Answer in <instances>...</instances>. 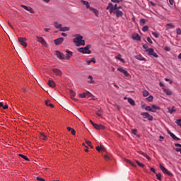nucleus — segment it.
<instances>
[{
	"instance_id": "nucleus-37",
	"label": "nucleus",
	"mask_w": 181,
	"mask_h": 181,
	"mask_svg": "<svg viewBox=\"0 0 181 181\" xmlns=\"http://www.w3.org/2000/svg\"><path fill=\"white\" fill-rule=\"evenodd\" d=\"M166 26L168 30L175 28V25L172 23H168Z\"/></svg>"
},
{
	"instance_id": "nucleus-56",
	"label": "nucleus",
	"mask_w": 181,
	"mask_h": 181,
	"mask_svg": "<svg viewBox=\"0 0 181 181\" xmlns=\"http://www.w3.org/2000/svg\"><path fill=\"white\" fill-rule=\"evenodd\" d=\"M151 56H153V57H156V58L159 57V55H158V54H156V52H153V54Z\"/></svg>"
},
{
	"instance_id": "nucleus-34",
	"label": "nucleus",
	"mask_w": 181,
	"mask_h": 181,
	"mask_svg": "<svg viewBox=\"0 0 181 181\" xmlns=\"http://www.w3.org/2000/svg\"><path fill=\"white\" fill-rule=\"evenodd\" d=\"M91 63H95V58H91L90 60L86 61V64H88V66H90Z\"/></svg>"
},
{
	"instance_id": "nucleus-11",
	"label": "nucleus",
	"mask_w": 181,
	"mask_h": 181,
	"mask_svg": "<svg viewBox=\"0 0 181 181\" xmlns=\"http://www.w3.org/2000/svg\"><path fill=\"white\" fill-rule=\"evenodd\" d=\"M52 71L58 77H62L63 76V71H62V70H60L59 69L54 68V69H52Z\"/></svg>"
},
{
	"instance_id": "nucleus-62",
	"label": "nucleus",
	"mask_w": 181,
	"mask_h": 181,
	"mask_svg": "<svg viewBox=\"0 0 181 181\" xmlns=\"http://www.w3.org/2000/svg\"><path fill=\"white\" fill-rule=\"evenodd\" d=\"M169 2H170V5H173V4H175L174 0H169Z\"/></svg>"
},
{
	"instance_id": "nucleus-35",
	"label": "nucleus",
	"mask_w": 181,
	"mask_h": 181,
	"mask_svg": "<svg viewBox=\"0 0 181 181\" xmlns=\"http://www.w3.org/2000/svg\"><path fill=\"white\" fill-rule=\"evenodd\" d=\"M175 146L178 147V148H181V144H175ZM175 151H176V152H180V154H181V148H176Z\"/></svg>"
},
{
	"instance_id": "nucleus-55",
	"label": "nucleus",
	"mask_w": 181,
	"mask_h": 181,
	"mask_svg": "<svg viewBox=\"0 0 181 181\" xmlns=\"http://www.w3.org/2000/svg\"><path fill=\"white\" fill-rule=\"evenodd\" d=\"M104 158L106 160H110V159H111V158H110V156L108 155H105Z\"/></svg>"
},
{
	"instance_id": "nucleus-16",
	"label": "nucleus",
	"mask_w": 181,
	"mask_h": 181,
	"mask_svg": "<svg viewBox=\"0 0 181 181\" xmlns=\"http://www.w3.org/2000/svg\"><path fill=\"white\" fill-rule=\"evenodd\" d=\"M93 127L96 129H98V131H100V129L104 130L105 129V126L103 125V124H93Z\"/></svg>"
},
{
	"instance_id": "nucleus-23",
	"label": "nucleus",
	"mask_w": 181,
	"mask_h": 181,
	"mask_svg": "<svg viewBox=\"0 0 181 181\" xmlns=\"http://www.w3.org/2000/svg\"><path fill=\"white\" fill-rule=\"evenodd\" d=\"M132 39H134V40L139 41L141 40V36H139V34H134L132 35Z\"/></svg>"
},
{
	"instance_id": "nucleus-30",
	"label": "nucleus",
	"mask_w": 181,
	"mask_h": 181,
	"mask_svg": "<svg viewBox=\"0 0 181 181\" xmlns=\"http://www.w3.org/2000/svg\"><path fill=\"white\" fill-rule=\"evenodd\" d=\"M135 59L139 60L140 62H145V58L142 57L141 55H137L135 57Z\"/></svg>"
},
{
	"instance_id": "nucleus-41",
	"label": "nucleus",
	"mask_w": 181,
	"mask_h": 181,
	"mask_svg": "<svg viewBox=\"0 0 181 181\" xmlns=\"http://www.w3.org/2000/svg\"><path fill=\"white\" fill-rule=\"evenodd\" d=\"M148 95H149V92L146 90H143V96L148 97Z\"/></svg>"
},
{
	"instance_id": "nucleus-42",
	"label": "nucleus",
	"mask_w": 181,
	"mask_h": 181,
	"mask_svg": "<svg viewBox=\"0 0 181 181\" xmlns=\"http://www.w3.org/2000/svg\"><path fill=\"white\" fill-rule=\"evenodd\" d=\"M146 100L147 101H148L149 103H151V102L153 101V96L150 95V96H148V98H146Z\"/></svg>"
},
{
	"instance_id": "nucleus-40",
	"label": "nucleus",
	"mask_w": 181,
	"mask_h": 181,
	"mask_svg": "<svg viewBox=\"0 0 181 181\" xmlns=\"http://www.w3.org/2000/svg\"><path fill=\"white\" fill-rule=\"evenodd\" d=\"M78 96L81 98H86L87 97V92L86 93H80L78 95Z\"/></svg>"
},
{
	"instance_id": "nucleus-60",
	"label": "nucleus",
	"mask_w": 181,
	"mask_h": 181,
	"mask_svg": "<svg viewBox=\"0 0 181 181\" xmlns=\"http://www.w3.org/2000/svg\"><path fill=\"white\" fill-rule=\"evenodd\" d=\"M175 123L177 124V125H179V126L180 127V124H181L180 120L177 119L176 122H175Z\"/></svg>"
},
{
	"instance_id": "nucleus-6",
	"label": "nucleus",
	"mask_w": 181,
	"mask_h": 181,
	"mask_svg": "<svg viewBox=\"0 0 181 181\" xmlns=\"http://www.w3.org/2000/svg\"><path fill=\"white\" fill-rule=\"evenodd\" d=\"M141 115L145 119H148V121H153V116L151 115L149 113L144 112H141Z\"/></svg>"
},
{
	"instance_id": "nucleus-38",
	"label": "nucleus",
	"mask_w": 181,
	"mask_h": 181,
	"mask_svg": "<svg viewBox=\"0 0 181 181\" xmlns=\"http://www.w3.org/2000/svg\"><path fill=\"white\" fill-rule=\"evenodd\" d=\"M96 150L98 151V152H104V151H105L104 148L100 146H97Z\"/></svg>"
},
{
	"instance_id": "nucleus-4",
	"label": "nucleus",
	"mask_w": 181,
	"mask_h": 181,
	"mask_svg": "<svg viewBox=\"0 0 181 181\" xmlns=\"http://www.w3.org/2000/svg\"><path fill=\"white\" fill-rule=\"evenodd\" d=\"M144 110L146 111H150V112H156V110H160V107L156 106V105H152L151 107V106H146V107H144Z\"/></svg>"
},
{
	"instance_id": "nucleus-2",
	"label": "nucleus",
	"mask_w": 181,
	"mask_h": 181,
	"mask_svg": "<svg viewBox=\"0 0 181 181\" xmlns=\"http://www.w3.org/2000/svg\"><path fill=\"white\" fill-rule=\"evenodd\" d=\"M91 45H88L85 47H81L78 49V52L79 53H83V54H91Z\"/></svg>"
},
{
	"instance_id": "nucleus-33",
	"label": "nucleus",
	"mask_w": 181,
	"mask_h": 181,
	"mask_svg": "<svg viewBox=\"0 0 181 181\" xmlns=\"http://www.w3.org/2000/svg\"><path fill=\"white\" fill-rule=\"evenodd\" d=\"M40 138L42 141H46L47 139V136L45 134H42V133L40 135Z\"/></svg>"
},
{
	"instance_id": "nucleus-9",
	"label": "nucleus",
	"mask_w": 181,
	"mask_h": 181,
	"mask_svg": "<svg viewBox=\"0 0 181 181\" xmlns=\"http://www.w3.org/2000/svg\"><path fill=\"white\" fill-rule=\"evenodd\" d=\"M55 56H57V57L60 60H66V55H64L60 51H56Z\"/></svg>"
},
{
	"instance_id": "nucleus-63",
	"label": "nucleus",
	"mask_w": 181,
	"mask_h": 181,
	"mask_svg": "<svg viewBox=\"0 0 181 181\" xmlns=\"http://www.w3.org/2000/svg\"><path fill=\"white\" fill-rule=\"evenodd\" d=\"M130 165L133 166V168H136V165H135V163L131 162Z\"/></svg>"
},
{
	"instance_id": "nucleus-20",
	"label": "nucleus",
	"mask_w": 181,
	"mask_h": 181,
	"mask_svg": "<svg viewBox=\"0 0 181 181\" xmlns=\"http://www.w3.org/2000/svg\"><path fill=\"white\" fill-rule=\"evenodd\" d=\"M137 153H139V155H142L143 156H144V158H146V159L148 160H151V157H149V156H148V154H146L142 151H137Z\"/></svg>"
},
{
	"instance_id": "nucleus-28",
	"label": "nucleus",
	"mask_w": 181,
	"mask_h": 181,
	"mask_svg": "<svg viewBox=\"0 0 181 181\" xmlns=\"http://www.w3.org/2000/svg\"><path fill=\"white\" fill-rule=\"evenodd\" d=\"M45 105H47V107H50L51 108H54V105H53L52 103H50V101H49V100H45Z\"/></svg>"
},
{
	"instance_id": "nucleus-36",
	"label": "nucleus",
	"mask_w": 181,
	"mask_h": 181,
	"mask_svg": "<svg viewBox=\"0 0 181 181\" xmlns=\"http://www.w3.org/2000/svg\"><path fill=\"white\" fill-rule=\"evenodd\" d=\"M18 156H20V158H22L25 160H27L28 162H29V160H30L29 158H28L26 156H25L23 154H19Z\"/></svg>"
},
{
	"instance_id": "nucleus-29",
	"label": "nucleus",
	"mask_w": 181,
	"mask_h": 181,
	"mask_svg": "<svg viewBox=\"0 0 181 181\" xmlns=\"http://www.w3.org/2000/svg\"><path fill=\"white\" fill-rule=\"evenodd\" d=\"M69 93H70V94H71V100H74V97H76V92H74V90H69Z\"/></svg>"
},
{
	"instance_id": "nucleus-51",
	"label": "nucleus",
	"mask_w": 181,
	"mask_h": 181,
	"mask_svg": "<svg viewBox=\"0 0 181 181\" xmlns=\"http://www.w3.org/2000/svg\"><path fill=\"white\" fill-rule=\"evenodd\" d=\"M140 23H141V25H144V23H146V21L144 18H141V19L140 20Z\"/></svg>"
},
{
	"instance_id": "nucleus-8",
	"label": "nucleus",
	"mask_w": 181,
	"mask_h": 181,
	"mask_svg": "<svg viewBox=\"0 0 181 181\" xmlns=\"http://www.w3.org/2000/svg\"><path fill=\"white\" fill-rule=\"evenodd\" d=\"M28 39L26 37H18V42L21 46H23V47H26L28 46V43H26V41Z\"/></svg>"
},
{
	"instance_id": "nucleus-64",
	"label": "nucleus",
	"mask_w": 181,
	"mask_h": 181,
	"mask_svg": "<svg viewBox=\"0 0 181 181\" xmlns=\"http://www.w3.org/2000/svg\"><path fill=\"white\" fill-rule=\"evenodd\" d=\"M8 25L10 26V28H11V29H15V28L13 27V25L12 24H11V23H8Z\"/></svg>"
},
{
	"instance_id": "nucleus-44",
	"label": "nucleus",
	"mask_w": 181,
	"mask_h": 181,
	"mask_svg": "<svg viewBox=\"0 0 181 181\" xmlns=\"http://www.w3.org/2000/svg\"><path fill=\"white\" fill-rule=\"evenodd\" d=\"M148 30H149V26L146 25V26L143 27V28H142L143 32H148Z\"/></svg>"
},
{
	"instance_id": "nucleus-31",
	"label": "nucleus",
	"mask_w": 181,
	"mask_h": 181,
	"mask_svg": "<svg viewBox=\"0 0 181 181\" xmlns=\"http://www.w3.org/2000/svg\"><path fill=\"white\" fill-rule=\"evenodd\" d=\"M146 52H148L149 56H152L153 54V53L155 52L153 51V48H149V49H146Z\"/></svg>"
},
{
	"instance_id": "nucleus-3",
	"label": "nucleus",
	"mask_w": 181,
	"mask_h": 181,
	"mask_svg": "<svg viewBox=\"0 0 181 181\" xmlns=\"http://www.w3.org/2000/svg\"><path fill=\"white\" fill-rule=\"evenodd\" d=\"M106 9L107 11L108 9H110L109 11L110 13H113L115 11H118L119 8H118V5L117 4L113 5L112 3H109L108 6L106 7Z\"/></svg>"
},
{
	"instance_id": "nucleus-15",
	"label": "nucleus",
	"mask_w": 181,
	"mask_h": 181,
	"mask_svg": "<svg viewBox=\"0 0 181 181\" xmlns=\"http://www.w3.org/2000/svg\"><path fill=\"white\" fill-rule=\"evenodd\" d=\"M66 53L67 54L65 55V60H70V59H71V57H73V52L70 50H66Z\"/></svg>"
},
{
	"instance_id": "nucleus-49",
	"label": "nucleus",
	"mask_w": 181,
	"mask_h": 181,
	"mask_svg": "<svg viewBox=\"0 0 181 181\" xmlns=\"http://www.w3.org/2000/svg\"><path fill=\"white\" fill-rule=\"evenodd\" d=\"M153 36L156 37V38L159 37V33L156 32H153L152 33Z\"/></svg>"
},
{
	"instance_id": "nucleus-46",
	"label": "nucleus",
	"mask_w": 181,
	"mask_h": 181,
	"mask_svg": "<svg viewBox=\"0 0 181 181\" xmlns=\"http://www.w3.org/2000/svg\"><path fill=\"white\" fill-rule=\"evenodd\" d=\"M156 176L158 180H162V174H160V173L156 174Z\"/></svg>"
},
{
	"instance_id": "nucleus-5",
	"label": "nucleus",
	"mask_w": 181,
	"mask_h": 181,
	"mask_svg": "<svg viewBox=\"0 0 181 181\" xmlns=\"http://www.w3.org/2000/svg\"><path fill=\"white\" fill-rule=\"evenodd\" d=\"M54 27L57 29H60L61 32H67V31L70 30V27H62V24H58L57 25V21H55L54 23Z\"/></svg>"
},
{
	"instance_id": "nucleus-21",
	"label": "nucleus",
	"mask_w": 181,
	"mask_h": 181,
	"mask_svg": "<svg viewBox=\"0 0 181 181\" xmlns=\"http://www.w3.org/2000/svg\"><path fill=\"white\" fill-rule=\"evenodd\" d=\"M48 86H49V87H52V88H54V87H56V83H54V81L53 80H49Z\"/></svg>"
},
{
	"instance_id": "nucleus-26",
	"label": "nucleus",
	"mask_w": 181,
	"mask_h": 181,
	"mask_svg": "<svg viewBox=\"0 0 181 181\" xmlns=\"http://www.w3.org/2000/svg\"><path fill=\"white\" fill-rule=\"evenodd\" d=\"M163 93H165L166 95H172V91H170L165 88H163Z\"/></svg>"
},
{
	"instance_id": "nucleus-50",
	"label": "nucleus",
	"mask_w": 181,
	"mask_h": 181,
	"mask_svg": "<svg viewBox=\"0 0 181 181\" xmlns=\"http://www.w3.org/2000/svg\"><path fill=\"white\" fill-rule=\"evenodd\" d=\"M137 132H138V130L136 129H133L132 130V134H133L134 135H136Z\"/></svg>"
},
{
	"instance_id": "nucleus-27",
	"label": "nucleus",
	"mask_w": 181,
	"mask_h": 181,
	"mask_svg": "<svg viewBox=\"0 0 181 181\" xmlns=\"http://www.w3.org/2000/svg\"><path fill=\"white\" fill-rule=\"evenodd\" d=\"M167 110H168V112L170 114H173V112H176V109H175V106H173L172 108L168 107Z\"/></svg>"
},
{
	"instance_id": "nucleus-47",
	"label": "nucleus",
	"mask_w": 181,
	"mask_h": 181,
	"mask_svg": "<svg viewBox=\"0 0 181 181\" xmlns=\"http://www.w3.org/2000/svg\"><path fill=\"white\" fill-rule=\"evenodd\" d=\"M96 115L98 116V117H102L103 116V110H98L96 112Z\"/></svg>"
},
{
	"instance_id": "nucleus-24",
	"label": "nucleus",
	"mask_w": 181,
	"mask_h": 181,
	"mask_svg": "<svg viewBox=\"0 0 181 181\" xmlns=\"http://www.w3.org/2000/svg\"><path fill=\"white\" fill-rule=\"evenodd\" d=\"M128 103H129L130 105H132L133 107H134L135 100H134V99H132V98H128Z\"/></svg>"
},
{
	"instance_id": "nucleus-32",
	"label": "nucleus",
	"mask_w": 181,
	"mask_h": 181,
	"mask_svg": "<svg viewBox=\"0 0 181 181\" xmlns=\"http://www.w3.org/2000/svg\"><path fill=\"white\" fill-rule=\"evenodd\" d=\"M88 78L89 79V81H88V83H89V84H94V81L93 80V76L89 75V76L88 77Z\"/></svg>"
},
{
	"instance_id": "nucleus-39",
	"label": "nucleus",
	"mask_w": 181,
	"mask_h": 181,
	"mask_svg": "<svg viewBox=\"0 0 181 181\" xmlns=\"http://www.w3.org/2000/svg\"><path fill=\"white\" fill-rule=\"evenodd\" d=\"M136 163L139 166L140 168H145V164L140 163L138 160H136Z\"/></svg>"
},
{
	"instance_id": "nucleus-19",
	"label": "nucleus",
	"mask_w": 181,
	"mask_h": 181,
	"mask_svg": "<svg viewBox=\"0 0 181 181\" xmlns=\"http://www.w3.org/2000/svg\"><path fill=\"white\" fill-rule=\"evenodd\" d=\"M168 134L171 136V138H173V139H174L175 141H180V138H178L177 136H176V135L172 133V132L168 131Z\"/></svg>"
},
{
	"instance_id": "nucleus-25",
	"label": "nucleus",
	"mask_w": 181,
	"mask_h": 181,
	"mask_svg": "<svg viewBox=\"0 0 181 181\" xmlns=\"http://www.w3.org/2000/svg\"><path fill=\"white\" fill-rule=\"evenodd\" d=\"M67 131H69V132H71V134L72 135H76V130H74V129L70 127H67Z\"/></svg>"
},
{
	"instance_id": "nucleus-7",
	"label": "nucleus",
	"mask_w": 181,
	"mask_h": 181,
	"mask_svg": "<svg viewBox=\"0 0 181 181\" xmlns=\"http://www.w3.org/2000/svg\"><path fill=\"white\" fill-rule=\"evenodd\" d=\"M160 169L162 170L163 173H165V175H168V176H170L171 177L173 176V173H172L170 171H168L166 168H165L162 164H160Z\"/></svg>"
},
{
	"instance_id": "nucleus-54",
	"label": "nucleus",
	"mask_w": 181,
	"mask_h": 181,
	"mask_svg": "<svg viewBox=\"0 0 181 181\" xmlns=\"http://www.w3.org/2000/svg\"><path fill=\"white\" fill-rule=\"evenodd\" d=\"M147 42H148V43H150V45H152V43H153L152 42V40H151V37H147Z\"/></svg>"
},
{
	"instance_id": "nucleus-1",
	"label": "nucleus",
	"mask_w": 181,
	"mask_h": 181,
	"mask_svg": "<svg viewBox=\"0 0 181 181\" xmlns=\"http://www.w3.org/2000/svg\"><path fill=\"white\" fill-rule=\"evenodd\" d=\"M74 43H75L77 47L80 46H85L86 40H83V35H81L80 34H76V37L74 38Z\"/></svg>"
},
{
	"instance_id": "nucleus-61",
	"label": "nucleus",
	"mask_w": 181,
	"mask_h": 181,
	"mask_svg": "<svg viewBox=\"0 0 181 181\" xmlns=\"http://www.w3.org/2000/svg\"><path fill=\"white\" fill-rule=\"evenodd\" d=\"M165 52H170V47H165Z\"/></svg>"
},
{
	"instance_id": "nucleus-52",
	"label": "nucleus",
	"mask_w": 181,
	"mask_h": 181,
	"mask_svg": "<svg viewBox=\"0 0 181 181\" xmlns=\"http://www.w3.org/2000/svg\"><path fill=\"white\" fill-rule=\"evenodd\" d=\"M165 81H169V83L170 84H173V81L168 78H165Z\"/></svg>"
},
{
	"instance_id": "nucleus-58",
	"label": "nucleus",
	"mask_w": 181,
	"mask_h": 181,
	"mask_svg": "<svg viewBox=\"0 0 181 181\" xmlns=\"http://www.w3.org/2000/svg\"><path fill=\"white\" fill-rule=\"evenodd\" d=\"M86 97H93V94H91L90 92H86Z\"/></svg>"
},
{
	"instance_id": "nucleus-43",
	"label": "nucleus",
	"mask_w": 181,
	"mask_h": 181,
	"mask_svg": "<svg viewBox=\"0 0 181 181\" xmlns=\"http://www.w3.org/2000/svg\"><path fill=\"white\" fill-rule=\"evenodd\" d=\"M86 144L90 146V148H91V149H94V146H93V145L91 144V141H86Z\"/></svg>"
},
{
	"instance_id": "nucleus-59",
	"label": "nucleus",
	"mask_w": 181,
	"mask_h": 181,
	"mask_svg": "<svg viewBox=\"0 0 181 181\" xmlns=\"http://www.w3.org/2000/svg\"><path fill=\"white\" fill-rule=\"evenodd\" d=\"M37 180L38 181H46L44 178L40 177H37Z\"/></svg>"
},
{
	"instance_id": "nucleus-22",
	"label": "nucleus",
	"mask_w": 181,
	"mask_h": 181,
	"mask_svg": "<svg viewBox=\"0 0 181 181\" xmlns=\"http://www.w3.org/2000/svg\"><path fill=\"white\" fill-rule=\"evenodd\" d=\"M81 2H82L83 5H85L86 6L87 9H90L91 7L90 6V4L88 1H86L84 0H81Z\"/></svg>"
},
{
	"instance_id": "nucleus-13",
	"label": "nucleus",
	"mask_w": 181,
	"mask_h": 181,
	"mask_svg": "<svg viewBox=\"0 0 181 181\" xmlns=\"http://www.w3.org/2000/svg\"><path fill=\"white\" fill-rule=\"evenodd\" d=\"M54 45H56V46H59V45H62V43H63V42H64V38L61 37L59 38L54 40Z\"/></svg>"
},
{
	"instance_id": "nucleus-18",
	"label": "nucleus",
	"mask_w": 181,
	"mask_h": 181,
	"mask_svg": "<svg viewBox=\"0 0 181 181\" xmlns=\"http://www.w3.org/2000/svg\"><path fill=\"white\" fill-rule=\"evenodd\" d=\"M117 71H119L120 73L124 74L125 77H129V73H128L127 71L121 67L117 69Z\"/></svg>"
},
{
	"instance_id": "nucleus-17",
	"label": "nucleus",
	"mask_w": 181,
	"mask_h": 181,
	"mask_svg": "<svg viewBox=\"0 0 181 181\" xmlns=\"http://www.w3.org/2000/svg\"><path fill=\"white\" fill-rule=\"evenodd\" d=\"M21 8H23V9L28 11V12H30V13H35V11L31 7L25 5H21Z\"/></svg>"
},
{
	"instance_id": "nucleus-14",
	"label": "nucleus",
	"mask_w": 181,
	"mask_h": 181,
	"mask_svg": "<svg viewBox=\"0 0 181 181\" xmlns=\"http://www.w3.org/2000/svg\"><path fill=\"white\" fill-rule=\"evenodd\" d=\"M89 10L90 11V12H93V13H94V15H95V16H96V18H99L100 11L98 10H97L96 8H94L93 7H90L89 8Z\"/></svg>"
},
{
	"instance_id": "nucleus-45",
	"label": "nucleus",
	"mask_w": 181,
	"mask_h": 181,
	"mask_svg": "<svg viewBox=\"0 0 181 181\" xmlns=\"http://www.w3.org/2000/svg\"><path fill=\"white\" fill-rule=\"evenodd\" d=\"M115 58L117 59V60L122 62V63H124V59L121 58V54H119Z\"/></svg>"
},
{
	"instance_id": "nucleus-53",
	"label": "nucleus",
	"mask_w": 181,
	"mask_h": 181,
	"mask_svg": "<svg viewBox=\"0 0 181 181\" xmlns=\"http://www.w3.org/2000/svg\"><path fill=\"white\" fill-rule=\"evenodd\" d=\"M177 30V35H181V29L180 28L176 29Z\"/></svg>"
},
{
	"instance_id": "nucleus-12",
	"label": "nucleus",
	"mask_w": 181,
	"mask_h": 181,
	"mask_svg": "<svg viewBox=\"0 0 181 181\" xmlns=\"http://www.w3.org/2000/svg\"><path fill=\"white\" fill-rule=\"evenodd\" d=\"M113 13L115 15H116V18H122V16H124V13L121 10H116V11H113Z\"/></svg>"
},
{
	"instance_id": "nucleus-10",
	"label": "nucleus",
	"mask_w": 181,
	"mask_h": 181,
	"mask_svg": "<svg viewBox=\"0 0 181 181\" xmlns=\"http://www.w3.org/2000/svg\"><path fill=\"white\" fill-rule=\"evenodd\" d=\"M36 38L37 39V42H40V43H41L43 46H47V42H46L44 37L36 35Z\"/></svg>"
},
{
	"instance_id": "nucleus-48",
	"label": "nucleus",
	"mask_w": 181,
	"mask_h": 181,
	"mask_svg": "<svg viewBox=\"0 0 181 181\" xmlns=\"http://www.w3.org/2000/svg\"><path fill=\"white\" fill-rule=\"evenodd\" d=\"M113 4H120V2H122V0H111Z\"/></svg>"
},
{
	"instance_id": "nucleus-57",
	"label": "nucleus",
	"mask_w": 181,
	"mask_h": 181,
	"mask_svg": "<svg viewBox=\"0 0 181 181\" xmlns=\"http://www.w3.org/2000/svg\"><path fill=\"white\" fill-rule=\"evenodd\" d=\"M150 170H151V172H152L153 173H156V170H155L154 168H150Z\"/></svg>"
}]
</instances>
